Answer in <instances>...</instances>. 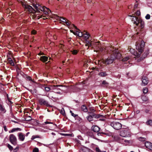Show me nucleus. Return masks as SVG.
I'll list each match as a JSON object with an SVG mask.
<instances>
[{"mask_svg":"<svg viewBox=\"0 0 152 152\" xmlns=\"http://www.w3.org/2000/svg\"><path fill=\"white\" fill-rule=\"evenodd\" d=\"M110 50L112 51V53L111 56L107 59L102 60L103 63L105 64H110L112 63L116 58H119L121 56V54L119 52L118 49L110 48Z\"/></svg>","mask_w":152,"mask_h":152,"instance_id":"obj_1","label":"nucleus"},{"mask_svg":"<svg viewBox=\"0 0 152 152\" xmlns=\"http://www.w3.org/2000/svg\"><path fill=\"white\" fill-rule=\"evenodd\" d=\"M144 45L145 42L143 41H141L140 45L137 44L136 48L138 51V53L135 52V50L132 48H130L129 51L132 54H133L136 57L139 58L140 56L141 53L143 51Z\"/></svg>","mask_w":152,"mask_h":152,"instance_id":"obj_2","label":"nucleus"},{"mask_svg":"<svg viewBox=\"0 0 152 152\" xmlns=\"http://www.w3.org/2000/svg\"><path fill=\"white\" fill-rule=\"evenodd\" d=\"M88 114L89 115L86 117L88 121L90 122L93 120V118H99L101 121H104L105 120V118L103 115L100 114H96L92 112H88Z\"/></svg>","mask_w":152,"mask_h":152,"instance_id":"obj_3","label":"nucleus"},{"mask_svg":"<svg viewBox=\"0 0 152 152\" xmlns=\"http://www.w3.org/2000/svg\"><path fill=\"white\" fill-rule=\"evenodd\" d=\"M33 6L37 10V13H40L41 11L42 12L43 11L45 14H47L48 13L49 11H50L48 8L45 7H42L39 4H33Z\"/></svg>","mask_w":152,"mask_h":152,"instance_id":"obj_4","label":"nucleus"},{"mask_svg":"<svg viewBox=\"0 0 152 152\" xmlns=\"http://www.w3.org/2000/svg\"><path fill=\"white\" fill-rule=\"evenodd\" d=\"M22 5L23 7L24 8L25 10L29 13H32L35 15H37V10L35 11L33 7L31 6L28 5L26 3H23L22 4Z\"/></svg>","mask_w":152,"mask_h":152,"instance_id":"obj_5","label":"nucleus"},{"mask_svg":"<svg viewBox=\"0 0 152 152\" xmlns=\"http://www.w3.org/2000/svg\"><path fill=\"white\" fill-rule=\"evenodd\" d=\"M120 135L123 137H129L130 136V131L128 128H126L121 131Z\"/></svg>","mask_w":152,"mask_h":152,"instance_id":"obj_6","label":"nucleus"},{"mask_svg":"<svg viewBox=\"0 0 152 152\" xmlns=\"http://www.w3.org/2000/svg\"><path fill=\"white\" fill-rule=\"evenodd\" d=\"M110 125L114 129L119 130L122 126V124L119 122L117 121H113L111 123Z\"/></svg>","mask_w":152,"mask_h":152,"instance_id":"obj_7","label":"nucleus"},{"mask_svg":"<svg viewBox=\"0 0 152 152\" xmlns=\"http://www.w3.org/2000/svg\"><path fill=\"white\" fill-rule=\"evenodd\" d=\"M39 104L41 105H45L47 107L50 106L48 102L43 98H40L39 99Z\"/></svg>","mask_w":152,"mask_h":152,"instance_id":"obj_8","label":"nucleus"},{"mask_svg":"<svg viewBox=\"0 0 152 152\" xmlns=\"http://www.w3.org/2000/svg\"><path fill=\"white\" fill-rule=\"evenodd\" d=\"M10 142L14 145H17V139L15 137L13 134H11L9 136Z\"/></svg>","mask_w":152,"mask_h":152,"instance_id":"obj_9","label":"nucleus"},{"mask_svg":"<svg viewBox=\"0 0 152 152\" xmlns=\"http://www.w3.org/2000/svg\"><path fill=\"white\" fill-rule=\"evenodd\" d=\"M129 16L133 17L132 18V21L133 22L134 24H135L137 26H138L140 20H139L137 18L134 16H133L132 15H129Z\"/></svg>","mask_w":152,"mask_h":152,"instance_id":"obj_10","label":"nucleus"},{"mask_svg":"<svg viewBox=\"0 0 152 152\" xmlns=\"http://www.w3.org/2000/svg\"><path fill=\"white\" fill-rule=\"evenodd\" d=\"M148 53V50L146 51L142 55V56L140 57V58H138L137 61L138 62H140L141 61L143 60L144 58H145L147 56Z\"/></svg>","mask_w":152,"mask_h":152,"instance_id":"obj_11","label":"nucleus"},{"mask_svg":"<svg viewBox=\"0 0 152 152\" xmlns=\"http://www.w3.org/2000/svg\"><path fill=\"white\" fill-rule=\"evenodd\" d=\"M148 78L146 77H143L142 78V85L145 86L148 83Z\"/></svg>","mask_w":152,"mask_h":152,"instance_id":"obj_12","label":"nucleus"},{"mask_svg":"<svg viewBox=\"0 0 152 152\" xmlns=\"http://www.w3.org/2000/svg\"><path fill=\"white\" fill-rule=\"evenodd\" d=\"M145 145L147 148L152 151V143L149 142H145Z\"/></svg>","mask_w":152,"mask_h":152,"instance_id":"obj_13","label":"nucleus"},{"mask_svg":"<svg viewBox=\"0 0 152 152\" xmlns=\"http://www.w3.org/2000/svg\"><path fill=\"white\" fill-rule=\"evenodd\" d=\"M53 90H63V87L61 85H58L56 86H54L52 87Z\"/></svg>","mask_w":152,"mask_h":152,"instance_id":"obj_14","label":"nucleus"},{"mask_svg":"<svg viewBox=\"0 0 152 152\" xmlns=\"http://www.w3.org/2000/svg\"><path fill=\"white\" fill-rule=\"evenodd\" d=\"M95 46H96V49L98 50H99L101 52L103 50V49L101 48V46L99 42H97L95 43Z\"/></svg>","mask_w":152,"mask_h":152,"instance_id":"obj_15","label":"nucleus"},{"mask_svg":"<svg viewBox=\"0 0 152 152\" xmlns=\"http://www.w3.org/2000/svg\"><path fill=\"white\" fill-rule=\"evenodd\" d=\"M18 136L19 139L21 141H23L25 138V135L22 133H19Z\"/></svg>","mask_w":152,"mask_h":152,"instance_id":"obj_16","label":"nucleus"},{"mask_svg":"<svg viewBox=\"0 0 152 152\" xmlns=\"http://www.w3.org/2000/svg\"><path fill=\"white\" fill-rule=\"evenodd\" d=\"M90 35L89 33L87 32L83 34V38L86 40L89 39Z\"/></svg>","mask_w":152,"mask_h":152,"instance_id":"obj_17","label":"nucleus"},{"mask_svg":"<svg viewBox=\"0 0 152 152\" xmlns=\"http://www.w3.org/2000/svg\"><path fill=\"white\" fill-rule=\"evenodd\" d=\"M92 128L93 131L95 132H98L100 130V128L97 126H93Z\"/></svg>","mask_w":152,"mask_h":152,"instance_id":"obj_18","label":"nucleus"},{"mask_svg":"<svg viewBox=\"0 0 152 152\" xmlns=\"http://www.w3.org/2000/svg\"><path fill=\"white\" fill-rule=\"evenodd\" d=\"M40 60L43 62H45L47 61L48 57L45 56H42L40 58Z\"/></svg>","mask_w":152,"mask_h":152,"instance_id":"obj_19","label":"nucleus"},{"mask_svg":"<svg viewBox=\"0 0 152 152\" xmlns=\"http://www.w3.org/2000/svg\"><path fill=\"white\" fill-rule=\"evenodd\" d=\"M91 42H92V41L89 39L86 40V46H91L92 44L91 43Z\"/></svg>","mask_w":152,"mask_h":152,"instance_id":"obj_20","label":"nucleus"},{"mask_svg":"<svg viewBox=\"0 0 152 152\" xmlns=\"http://www.w3.org/2000/svg\"><path fill=\"white\" fill-rule=\"evenodd\" d=\"M52 86H51V87L48 86H44V88H45V91L47 92H48L50 91V90H53L52 89Z\"/></svg>","mask_w":152,"mask_h":152,"instance_id":"obj_21","label":"nucleus"},{"mask_svg":"<svg viewBox=\"0 0 152 152\" xmlns=\"http://www.w3.org/2000/svg\"><path fill=\"white\" fill-rule=\"evenodd\" d=\"M144 22L142 21V20H140L139 21V23L138 26H140L141 28H143L144 27Z\"/></svg>","mask_w":152,"mask_h":152,"instance_id":"obj_22","label":"nucleus"},{"mask_svg":"<svg viewBox=\"0 0 152 152\" xmlns=\"http://www.w3.org/2000/svg\"><path fill=\"white\" fill-rule=\"evenodd\" d=\"M81 109L84 112H86L88 111V109L86 106L85 105H83L82 106Z\"/></svg>","mask_w":152,"mask_h":152,"instance_id":"obj_23","label":"nucleus"},{"mask_svg":"<svg viewBox=\"0 0 152 152\" xmlns=\"http://www.w3.org/2000/svg\"><path fill=\"white\" fill-rule=\"evenodd\" d=\"M0 111L4 113H5L6 112V110L4 107L1 104H0Z\"/></svg>","mask_w":152,"mask_h":152,"instance_id":"obj_24","label":"nucleus"},{"mask_svg":"<svg viewBox=\"0 0 152 152\" xmlns=\"http://www.w3.org/2000/svg\"><path fill=\"white\" fill-rule=\"evenodd\" d=\"M8 63L10 64V65L12 66H14V64L11 58H9L8 59Z\"/></svg>","mask_w":152,"mask_h":152,"instance_id":"obj_25","label":"nucleus"},{"mask_svg":"<svg viewBox=\"0 0 152 152\" xmlns=\"http://www.w3.org/2000/svg\"><path fill=\"white\" fill-rule=\"evenodd\" d=\"M99 75L101 77H104L107 75L105 72H101L99 73Z\"/></svg>","mask_w":152,"mask_h":152,"instance_id":"obj_26","label":"nucleus"},{"mask_svg":"<svg viewBox=\"0 0 152 152\" xmlns=\"http://www.w3.org/2000/svg\"><path fill=\"white\" fill-rule=\"evenodd\" d=\"M130 58V56H126L124 57L122 60L123 61H126Z\"/></svg>","mask_w":152,"mask_h":152,"instance_id":"obj_27","label":"nucleus"},{"mask_svg":"<svg viewBox=\"0 0 152 152\" xmlns=\"http://www.w3.org/2000/svg\"><path fill=\"white\" fill-rule=\"evenodd\" d=\"M18 130H20V129L19 128H14L11 130V132L10 131L9 133L13 132L15 131H18Z\"/></svg>","mask_w":152,"mask_h":152,"instance_id":"obj_28","label":"nucleus"},{"mask_svg":"<svg viewBox=\"0 0 152 152\" xmlns=\"http://www.w3.org/2000/svg\"><path fill=\"white\" fill-rule=\"evenodd\" d=\"M146 124L147 125H149L151 126H152V120H148L147 121Z\"/></svg>","mask_w":152,"mask_h":152,"instance_id":"obj_29","label":"nucleus"},{"mask_svg":"<svg viewBox=\"0 0 152 152\" xmlns=\"http://www.w3.org/2000/svg\"><path fill=\"white\" fill-rule=\"evenodd\" d=\"M138 140H139L141 141H145L146 138L145 137H140L138 138Z\"/></svg>","mask_w":152,"mask_h":152,"instance_id":"obj_30","label":"nucleus"},{"mask_svg":"<svg viewBox=\"0 0 152 152\" xmlns=\"http://www.w3.org/2000/svg\"><path fill=\"white\" fill-rule=\"evenodd\" d=\"M39 138V136L38 135H35L32 136L31 137V139L32 140H33L36 138Z\"/></svg>","mask_w":152,"mask_h":152,"instance_id":"obj_31","label":"nucleus"},{"mask_svg":"<svg viewBox=\"0 0 152 152\" xmlns=\"http://www.w3.org/2000/svg\"><path fill=\"white\" fill-rule=\"evenodd\" d=\"M26 79H27L28 80H29L33 82L34 83H35V82L34 81V80H32L31 79V77H30L27 76H26Z\"/></svg>","mask_w":152,"mask_h":152,"instance_id":"obj_32","label":"nucleus"},{"mask_svg":"<svg viewBox=\"0 0 152 152\" xmlns=\"http://www.w3.org/2000/svg\"><path fill=\"white\" fill-rule=\"evenodd\" d=\"M142 100L144 101H146L148 100V98L145 96H142L141 98Z\"/></svg>","mask_w":152,"mask_h":152,"instance_id":"obj_33","label":"nucleus"},{"mask_svg":"<svg viewBox=\"0 0 152 152\" xmlns=\"http://www.w3.org/2000/svg\"><path fill=\"white\" fill-rule=\"evenodd\" d=\"M148 89L146 88H143V93L144 94H146V93H147L148 92Z\"/></svg>","mask_w":152,"mask_h":152,"instance_id":"obj_34","label":"nucleus"},{"mask_svg":"<svg viewBox=\"0 0 152 152\" xmlns=\"http://www.w3.org/2000/svg\"><path fill=\"white\" fill-rule=\"evenodd\" d=\"M59 19L60 20L63 22H65L66 21V20L65 18H63L60 17L59 18Z\"/></svg>","mask_w":152,"mask_h":152,"instance_id":"obj_35","label":"nucleus"},{"mask_svg":"<svg viewBox=\"0 0 152 152\" xmlns=\"http://www.w3.org/2000/svg\"><path fill=\"white\" fill-rule=\"evenodd\" d=\"M102 84L105 86H107L108 85V83L105 80L103 81Z\"/></svg>","mask_w":152,"mask_h":152,"instance_id":"obj_36","label":"nucleus"},{"mask_svg":"<svg viewBox=\"0 0 152 152\" xmlns=\"http://www.w3.org/2000/svg\"><path fill=\"white\" fill-rule=\"evenodd\" d=\"M96 151L97 152H106V151H102L98 147H96L95 148Z\"/></svg>","mask_w":152,"mask_h":152,"instance_id":"obj_37","label":"nucleus"},{"mask_svg":"<svg viewBox=\"0 0 152 152\" xmlns=\"http://www.w3.org/2000/svg\"><path fill=\"white\" fill-rule=\"evenodd\" d=\"M39 149L37 148H34L32 152H39Z\"/></svg>","mask_w":152,"mask_h":152,"instance_id":"obj_38","label":"nucleus"},{"mask_svg":"<svg viewBox=\"0 0 152 152\" xmlns=\"http://www.w3.org/2000/svg\"><path fill=\"white\" fill-rule=\"evenodd\" d=\"M7 147L10 151L12 150L13 149L12 147L9 144H8Z\"/></svg>","mask_w":152,"mask_h":152,"instance_id":"obj_39","label":"nucleus"},{"mask_svg":"<svg viewBox=\"0 0 152 152\" xmlns=\"http://www.w3.org/2000/svg\"><path fill=\"white\" fill-rule=\"evenodd\" d=\"M83 34L82 32H79L78 33V36L80 37H83Z\"/></svg>","mask_w":152,"mask_h":152,"instance_id":"obj_40","label":"nucleus"},{"mask_svg":"<svg viewBox=\"0 0 152 152\" xmlns=\"http://www.w3.org/2000/svg\"><path fill=\"white\" fill-rule=\"evenodd\" d=\"M72 51V53L74 55L77 54L78 52V51L77 50H74Z\"/></svg>","mask_w":152,"mask_h":152,"instance_id":"obj_41","label":"nucleus"},{"mask_svg":"<svg viewBox=\"0 0 152 152\" xmlns=\"http://www.w3.org/2000/svg\"><path fill=\"white\" fill-rule=\"evenodd\" d=\"M60 113H61V114L62 115H64V114H65V112L64 109V108H62L61 109V110Z\"/></svg>","mask_w":152,"mask_h":152,"instance_id":"obj_42","label":"nucleus"},{"mask_svg":"<svg viewBox=\"0 0 152 152\" xmlns=\"http://www.w3.org/2000/svg\"><path fill=\"white\" fill-rule=\"evenodd\" d=\"M71 32H72L74 34L77 35V36L78 35V33H79V32L76 31V32H73V31L72 30H70Z\"/></svg>","mask_w":152,"mask_h":152,"instance_id":"obj_43","label":"nucleus"},{"mask_svg":"<svg viewBox=\"0 0 152 152\" xmlns=\"http://www.w3.org/2000/svg\"><path fill=\"white\" fill-rule=\"evenodd\" d=\"M145 18L146 19H149L150 18V15L148 14L145 17Z\"/></svg>","mask_w":152,"mask_h":152,"instance_id":"obj_44","label":"nucleus"},{"mask_svg":"<svg viewBox=\"0 0 152 152\" xmlns=\"http://www.w3.org/2000/svg\"><path fill=\"white\" fill-rule=\"evenodd\" d=\"M70 112L71 113L73 117H76V116H77V115L73 113L72 111L70 110Z\"/></svg>","mask_w":152,"mask_h":152,"instance_id":"obj_45","label":"nucleus"},{"mask_svg":"<svg viewBox=\"0 0 152 152\" xmlns=\"http://www.w3.org/2000/svg\"><path fill=\"white\" fill-rule=\"evenodd\" d=\"M136 14L137 16H139L140 15V12L139 11H137L136 12Z\"/></svg>","mask_w":152,"mask_h":152,"instance_id":"obj_46","label":"nucleus"},{"mask_svg":"<svg viewBox=\"0 0 152 152\" xmlns=\"http://www.w3.org/2000/svg\"><path fill=\"white\" fill-rule=\"evenodd\" d=\"M42 15H39L38 16H36V17H35V18H36L37 19H39V18H41L42 17Z\"/></svg>","mask_w":152,"mask_h":152,"instance_id":"obj_47","label":"nucleus"},{"mask_svg":"<svg viewBox=\"0 0 152 152\" xmlns=\"http://www.w3.org/2000/svg\"><path fill=\"white\" fill-rule=\"evenodd\" d=\"M55 93L57 94H63V92L59 91L58 92H55Z\"/></svg>","mask_w":152,"mask_h":152,"instance_id":"obj_48","label":"nucleus"},{"mask_svg":"<svg viewBox=\"0 0 152 152\" xmlns=\"http://www.w3.org/2000/svg\"><path fill=\"white\" fill-rule=\"evenodd\" d=\"M65 23H66L67 26H69L71 24L70 22L68 21H66Z\"/></svg>","mask_w":152,"mask_h":152,"instance_id":"obj_49","label":"nucleus"},{"mask_svg":"<svg viewBox=\"0 0 152 152\" xmlns=\"http://www.w3.org/2000/svg\"><path fill=\"white\" fill-rule=\"evenodd\" d=\"M45 124H53V122H49L48 121H46L44 122Z\"/></svg>","mask_w":152,"mask_h":152,"instance_id":"obj_50","label":"nucleus"},{"mask_svg":"<svg viewBox=\"0 0 152 152\" xmlns=\"http://www.w3.org/2000/svg\"><path fill=\"white\" fill-rule=\"evenodd\" d=\"M31 34H35L36 33V31L34 30H33L31 31Z\"/></svg>","mask_w":152,"mask_h":152,"instance_id":"obj_51","label":"nucleus"},{"mask_svg":"<svg viewBox=\"0 0 152 152\" xmlns=\"http://www.w3.org/2000/svg\"><path fill=\"white\" fill-rule=\"evenodd\" d=\"M4 130L5 132H7V128L6 126H4Z\"/></svg>","mask_w":152,"mask_h":152,"instance_id":"obj_52","label":"nucleus"},{"mask_svg":"<svg viewBox=\"0 0 152 152\" xmlns=\"http://www.w3.org/2000/svg\"><path fill=\"white\" fill-rule=\"evenodd\" d=\"M18 1H20L22 4V3H26V2H23V1H25V0H17Z\"/></svg>","mask_w":152,"mask_h":152,"instance_id":"obj_53","label":"nucleus"},{"mask_svg":"<svg viewBox=\"0 0 152 152\" xmlns=\"http://www.w3.org/2000/svg\"><path fill=\"white\" fill-rule=\"evenodd\" d=\"M138 6V4H135L134 6V8H136Z\"/></svg>","mask_w":152,"mask_h":152,"instance_id":"obj_54","label":"nucleus"},{"mask_svg":"<svg viewBox=\"0 0 152 152\" xmlns=\"http://www.w3.org/2000/svg\"><path fill=\"white\" fill-rule=\"evenodd\" d=\"M87 1L88 3H89L91 2V0H87Z\"/></svg>","mask_w":152,"mask_h":152,"instance_id":"obj_55","label":"nucleus"},{"mask_svg":"<svg viewBox=\"0 0 152 152\" xmlns=\"http://www.w3.org/2000/svg\"><path fill=\"white\" fill-rule=\"evenodd\" d=\"M29 134H30L29 132H27L26 134V136H27Z\"/></svg>","mask_w":152,"mask_h":152,"instance_id":"obj_56","label":"nucleus"},{"mask_svg":"<svg viewBox=\"0 0 152 152\" xmlns=\"http://www.w3.org/2000/svg\"><path fill=\"white\" fill-rule=\"evenodd\" d=\"M136 113L137 114H138L140 113V111L139 110H137L136 111Z\"/></svg>","mask_w":152,"mask_h":152,"instance_id":"obj_57","label":"nucleus"},{"mask_svg":"<svg viewBox=\"0 0 152 152\" xmlns=\"http://www.w3.org/2000/svg\"><path fill=\"white\" fill-rule=\"evenodd\" d=\"M51 134L53 135H56L54 133V132H52L51 133Z\"/></svg>","mask_w":152,"mask_h":152,"instance_id":"obj_58","label":"nucleus"},{"mask_svg":"<svg viewBox=\"0 0 152 152\" xmlns=\"http://www.w3.org/2000/svg\"><path fill=\"white\" fill-rule=\"evenodd\" d=\"M148 112H149V110H146L145 111V112L146 113H148Z\"/></svg>","mask_w":152,"mask_h":152,"instance_id":"obj_59","label":"nucleus"},{"mask_svg":"<svg viewBox=\"0 0 152 152\" xmlns=\"http://www.w3.org/2000/svg\"><path fill=\"white\" fill-rule=\"evenodd\" d=\"M73 26H74V27H75V28L76 29H77V27L76 26H74V25H73Z\"/></svg>","mask_w":152,"mask_h":152,"instance_id":"obj_60","label":"nucleus"},{"mask_svg":"<svg viewBox=\"0 0 152 152\" xmlns=\"http://www.w3.org/2000/svg\"><path fill=\"white\" fill-rule=\"evenodd\" d=\"M29 118H30V119H29L27 120V121H30V120H31V117H29Z\"/></svg>","mask_w":152,"mask_h":152,"instance_id":"obj_61","label":"nucleus"},{"mask_svg":"<svg viewBox=\"0 0 152 152\" xmlns=\"http://www.w3.org/2000/svg\"><path fill=\"white\" fill-rule=\"evenodd\" d=\"M124 141H125V142H128V140H124Z\"/></svg>","mask_w":152,"mask_h":152,"instance_id":"obj_62","label":"nucleus"},{"mask_svg":"<svg viewBox=\"0 0 152 152\" xmlns=\"http://www.w3.org/2000/svg\"><path fill=\"white\" fill-rule=\"evenodd\" d=\"M42 55V54L41 53H39V55Z\"/></svg>","mask_w":152,"mask_h":152,"instance_id":"obj_63","label":"nucleus"},{"mask_svg":"<svg viewBox=\"0 0 152 152\" xmlns=\"http://www.w3.org/2000/svg\"><path fill=\"white\" fill-rule=\"evenodd\" d=\"M92 110L93 111V112H94L95 111V110L93 108L92 109Z\"/></svg>","mask_w":152,"mask_h":152,"instance_id":"obj_64","label":"nucleus"}]
</instances>
